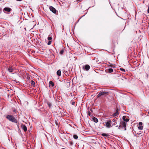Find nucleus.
<instances>
[{"mask_svg":"<svg viewBox=\"0 0 149 149\" xmlns=\"http://www.w3.org/2000/svg\"><path fill=\"white\" fill-rule=\"evenodd\" d=\"M73 136L74 138L75 139H77L78 138V136L76 134L74 135Z\"/></svg>","mask_w":149,"mask_h":149,"instance_id":"obj_18","label":"nucleus"},{"mask_svg":"<svg viewBox=\"0 0 149 149\" xmlns=\"http://www.w3.org/2000/svg\"><path fill=\"white\" fill-rule=\"evenodd\" d=\"M31 84L32 86H35V83L33 80H31Z\"/></svg>","mask_w":149,"mask_h":149,"instance_id":"obj_16","label":"nucleus"},{"mask_svg":"<svg viewBox=\"0 0 149 149\" xmlns=\"http://www.w3.org/2000/svg\"><path fill=\"white\" fill-rule=\"evenodd\" d=\"M48 106H49V107H51L52 106V104L51 103H49L48 104Z\"/></svg>","mask_w":149,"mask_h":149,"instance_id":"obj_26","label":"nucleus"},{"mask_svg":"<svg viewBox=\"0 0 149 149\" xmlns=\"http://www.w3.org/2000/svg\"><path fill=\"white\" fill-rule=\"evenodd\" d=\"M116 119H113L112 120V121H113V122H115V123H114V124H113V125H115V124H116V122H116Z\"/></svg>","mask_w":149,"mask_h":149,"instance_id":"obj_25","label":"nucleus"},{"mask_svg":"<svg viewBox=\"0 0 149 149\" xmlns=\"http://www.w3.org/2000/svg\"><path fill=\"white\" fill-rule=\"evenodd\" d=\"M88 114L89 115V116H90L91 113H90V112H88Z\"/></svg>","mask_w":149,"mask_h":149,"instance_id":"obj_29","label":"nucleus"},{"mask_svg":"<svg viewBox=\"0 0 149 149\" xmlns=\"http://www.w3.org/2000/svg\"><path fill=\"white\" fill-rule=\"evenodd\" d=\"M6 118L8 119L9 121L16 123H17V119L15 118V117L11 115H8L6 117Z\"/></svg>","mask_w":149,"mask_h":149,"instance_id":"obj_2","label":"nucleus"},{"mask_svg":"<svg viewBox=\"0 0 149 149\" xmlns=\"http://www.w3.org/2000/svg\"><path fill=\"white\" fill-rule=\"evenodd\" d=\"M119 114V113H118V109H117L116 111V112L114 114H113V116H117V115H118Z\"/></svg>","mask_w":149,"mask_h":149,"instance_id":"obj_10","label":"nucleus"},{"mask_svg":"<svg viewBox=\"0 0 149 149\" xmlns=\"http://www.w3.org/2000/svg\"><path fill=\"white\" fill-rule=\"evenodd\" d=\"M49 84L50 85H51L52 86H54V83L52 81H50L49 82Z\"/></svg>","mask_w":149,"mask_h":149,"instance_id":"obj_17","label":"nucleus"},{"mask_svg":"<svg viewBox=\"0 0 149 149\" xmlns=\"http://www.w3.org/2000/svg\"><path fill=\"white\" fill-rule=\"evenodd\" d=\"M83 69L86 71L88 70L90 68V66L88 65H86L83 66Z\"/></svg>","mask_w":149,"mask_h":149,"instance_id":"obj_7","label":"nucleus"},{"mask_svg":"<svg viewBox=\"0 0 149 149\" xmlns=\"http://www.w3.org/2000/svg\"><path fill=\"white\" fill-rule=\"evenodd\" d=\"M106 126L108 128H110L112 126H111V120H109L106 122Z\"/></svg>","mask_w":149,"mask_h":149,"instance_id":"obj_3","label":"nucleus"},{"mask_svg":"<svg viewBox=\"0 0 149 149\" xmlns=\"http://www.w3.org/2000/svg\"><path fill=\"white\" fill-rule=\"evenodd\" d=\"M4 10L8 12H9L11 10V9L9 8L6 7L4 8Z\"/></svg>","mask_w":149,"mask_h":149,"instance_id":"obj_11","label":"nucleus"},{"mask_svg":"<svg viewBox=\"0 0 149 149\" xmlns=\"http://www.w3.org/2000/svg\"><path fill=\"white\" fill-rule=\"evenodd\" d=\"M21 127L25 132H26L27 131V128L26 125H21Z\"/></svg>","mask_w":149,"mask_h":149,"instance_id":"obj_9","label":"nucleus"},{"mask_svg":"<svg viewBox=\"0 0 149 149\" xmlns=\"http://www.w3.org/2000/svg\"><path fill=\"white\" fill-rule=\"evenodd\" d=\"M147 12L148 13H149V6H148V8L147 11Z\"/></svg>","mask_w":149,"mask_h":149,"instance_id":"obj_28","label":"nucleus"},{"mask_svg":"<svg viewBox=\"0 0 149 149\" xmlns=\"http://www.w3.org/2000/svg\"><path fill=\"white\" fill-rule=\"evenodd\" d=\"M52 41H49L47 43V45H49L51 44Z\"/></svg>","mask_w":149,"mask_h":149,"instance_id":"obj_24","label":"nucleus"},{"mask_svg":"<svg viewBox=\"0 0 149 149\" xmlns=\"http://www.w3.org/2000/svg\"><path fill=\"white\" fill-rule=\"evenodd\" d=\"M57 74L58 76H60L61 75V70H58L57 72Z\"/></svg>","mask_w":149,"mask_h":149,"instance_id":"obj_12","label":"nucleus"},{"mask_svg":"<svg viewBox=\"0 0 149 149\" xmlns=\"http://www.w3.org/2000/svg\"><path fill=\"white\" fill-rule=\"evenodd\" d=\"M47 39L48 40L51 41L52 40V38L51 37L49 36L48 37Z\"/></svg>","mask_w":149,"mask_h":149,"instance_id":"obj_20","label":"nucleus"},{"mask_svg":"<svg viewBox=\"0 0 149 149\" xmlns=\"http://www.w3.org/2000/svg\"><path fill=\"white\" fill-rule=\"evenodd\" d=\"M108 93V92L105 91L100 92L97 95V97H99L102 95H103Z\"/></svg>","mask_w":149,"mask_h":149,"instance_id":"obj_4","label":"nucleus"},{"mask_svg":"<svg viewBox=\"0 0 149 149\" xmlns=\"http://www.w3.org/2000/svg\"><path fill=\"white\" fill-rule=\"evenodd\" d=\"M93 119L95 123H97L98 122V119L95 117H94Z\"/></svg>","mask_w":149,"mask_h":149,"instance_id":"obj_15","label":"nucleus"},{"mask_svg":"<svg viewBox=\"0 0 149 149\" xmlns=\"http://www.w3.org/2000/svg\"><path fill=\"white\" fill-rule=\"evenodd\" d=\"M148 114H149V112H148Z\"/></svg>","mask_w":149,"mask_h":149,"instance_id":"obj_32","label":"nucleus"},{"mask_svg":"<svg viewBox=\"0 0 149 149\" xmlns=\"http://www.w3.org/2000/svg\"><path fill=\"white\" fill-rule=\"evenodd\" d=\"M109 73H111L113 72V70L112 68H109L107 70Z\"/></svg>","mask_w":149,"mask_h":149,"instance_id":"obj_14","label":"nucleus"},{"mask_svg":"<svg viewBox=\"0 0 149 149\" xmlns=\"http://www.w3.org/2000/svg\"><path fill=\"white\" fill-rule=\"evenodd\" d=\"M55 123H56V125H58V123L56 121V120H55Z\"/></svg>","mask_w":149,"mask_h":149,"instance_id":"obj_27","label":"nucleus"},{"mask_svg":"<svg viewBox=\"0 0 149 149\" xmlns=\"http://www.w3.org/2000/svg\"><path fill=\"white\" fill-rule=\"evenodd\" d=\"M142 123L141 122H140L139 123V125H138V127L139 130H142L143 129V127L142 125Z\"/></svg>","mask_w":149,"mask_h":149,"instance_id":"obj_6","label":"nucleus"},{"mask_svg":"<svg viewBox=\"0 0 149 149\" xmlns=\"http://www.w3.org/2000/svg\"><path fill=\"white\" fill-rule=\"evenodd\" d=\"M78 1H81V0H78Z\"/></svg>","mask_w":149,"mask_h":149,"instance_id":"obj_30","label":"nucleus"},{"mask_svg":"<svg viewBox=\"0 0 149 149\" xmlns=\"http://www.w3.org/2000/svg\"><path fill=\"white\" fill-rule=\"evenodd\" d=\"M123 120L124 121H125L127 122H128L129 120V119L128 117L126 116H123Z\"/></svg>","mask_w":149,"mask_h":149,"instance_id":"obj_8","label":"nucleus"},{"mask_svg":"<svg viewBox=\"0 0 149 149\" xmlns=\"http://www.w3.org/2000/svg\"><path fill=\"white\" fill-rule=\"evenodd\" d=\"M126 125L127 123L126 122L123 121H121L118 127V129L121 130H126Z\"/></svg>","mask_w":149,"mask_h":149,"instance_id":"obj_1","label":"nucleus"},{"mask_svg":"<svg viewBox=\"0 0 149 149\" xmlns=\"http://www.w3.org/2000/svg\"><path fill=\"white\" fill-rule=\"evenodd\" d=\"M71 103L72 105H74L75 104V102L73 100H72L71 102Z\"/></svg>","mask_w":149,"mask_h":149,"instance_id":"obj_21","label":"nucleus"},{"mask_svg":"<svg viewBox=\"0 0 149 149\" xmlns=\"http://www.w3.org/2000/svg\"><path fill=\"white\" fill-rule=\"evenodd\" d=\"M50 10L52 11L53 13H55L56 12V10L55 8L53 6H50L49 7Z\"/></svg>","mask_w":149,"mask_h":149,"instance_id":"obj_5","label":"nucleus"},{"mask_svg":"<svg viewBox=\"0 0 149 149\" xmlns=\"http://www.w3.org/2000/svg\"><path fill=\"white\" fill-rule=\"evenodd\" d=\"M118 127V125L116 126V127Z\"/></svg>","mask_w":149,"mask_h":149,"instance_id":"obj_31","label":"nucleus"},{"mask_svg":"<svg viewBox=\"0 0 149 149\" xmlns=\"http://www.w3.org/2000/svg\"><path fill=\"white\" fill-rule=\"evenodd\" d=\"M14 70L12 67H10L8 69V71L10 72H13Z\"/></svg>","mask_w":149,"mask_h":149,"instance_id":"obj_13","label":"nucleus"},{"mask_svg":"<svg viewBox=\"0 0 149 149\" xmlns=\"http://www.w3.org/2000/svg\"><path fill=\"white\" fill-rule=\"evenodd\" d=\"M120 70L121 71H122L124 72H125V70L123 68H120Z\"/></svg>","mask_w":149,"mask_h":149,"instance_id":"obj_23","label":"nucleus"},{"mask_svg":"<svg viewBox=\"0 0 149 149\" xmlns=\"http://www.w3.org/2000/svg\"><path fill=\"white\" fill-rule=\"evenodd\" d=\"M64 52L63 50H61L60 51V53L61 54H62Z\"/></svg>","mask_w":149,"mask_h":149,"instance_id":"obj_22","label":"nucleus"},{"mask_svg":"<svg viewBox=\"0 0 149 149\" xmlns=\"http://www.w3.org/2000/svg\"><path fill=\"white\" fill-rule=\"evenodd\" d=\"M102 135L103 136H105L106 137H107L108 136V134H107L105 133H103L102 134Z\"/></svg>","mask_w":149,"mask_h":149,"instance_id":"obj_19","label":"nucleus"}]
</instances>
